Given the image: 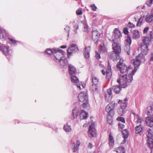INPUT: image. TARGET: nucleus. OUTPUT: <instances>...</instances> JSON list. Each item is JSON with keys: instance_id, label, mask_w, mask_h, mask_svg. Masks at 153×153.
Wrapping results in <instances>:
<instances>
[{"instance_id": "9", "label": "nucleus", "mask_w": 153, "mask_h": 153, "mask_svg": "<svg viewBox=\"0 0 153 153\" xmlns=\"http://www.w3.org/2000/svg\"><path fill=\"white\" fill-rule=\"evenodd\" d=\"M91 33L92 34V39L95 44L96 45H97L100 34L99 32L96 30L92 31Z\"/></svg>"}, {"instance_id": "20", "label": "nucleus", "mask_w": 153, "mask_h": 153, "mask_svg": "<svg viewBox=\"0 0 153 153\" xmlns=\"http://www.w3.org/2000/svg\"><path fill=\"white\" fill-rule=\"evenodd\" d=\"M145 21L146 22L150 23H151L153 21V15L151 14H148L146 16L145 18Z\"/></svg>"}, {"instance_id": "19", "label": "nucleus", "mask_w": 153, "mask_h": 153, "mask_svg": "<svg viewBox=\"0 0 153 153\" xmlns=\"http://www.w3.org/2000/svg\"><path fill=\"white\" fill-rule=\"evenodd\" d=\"M146 122L147 125L152 127L153 126V118L151 117H148L146 118Z\"/></svg>"}, {"instance_id": "18", "label": "nucleus", "mask_w": 153, "mask_h": 153, "mask_svg": "<svg viewBox=\"0 0 153 153\" xmlns=\"http://www.w3.org/2000/svg\"><path fill=\"white\" fill-rule=\"evenodd\" d=\"M69 73L70 76L75 74L76 73V68L72 65H68Z\"/></svg>"}, {"instance_id": "44", "label": "nucleus", "mask_w": 153, "mask_h": 153, "mask_svg": "<svg viewBox=\"0 0 153 153\" xmlns=\"http://www.w3.org/2000/svg\"><path fill=\"white\" fill-rule=\"evenodd\" d=\"M84 27V31L85 32H88V26L85 23L83 25Z\"/></svg>"}, {"instance_id": "32", "label": "nucleus", "mask_w": 153, "mask_h": 153, "mask_svg": "<svg viewBox=\"0 0 153 153\" xmlns=\"http://www.w3.org/2000/svg\"><path fill=\"white\" fill-rule=\"evenodd\" d=\"M122 132L123 135V137L124 139L128 137L129 132L128 130L127 129H124L122 131Z\"/></svg>"}, {"instance_id": "6", "label": "nucleus", "mask_w": 153, "mask_h": 153, "mask_svg": "<svg viewBox=\"0 0 153 153\" xmlns=\"http://www.w3.org/2000/svg\"><path fill=\"white\" fill-rule=\"evenodd\" d=\"M117 103L115 102H111L108 104L106 106L105 111L107 113V117H112L114 114V109Z\"/></svg>"}, {"instance_id": "16", "label": "nucleus", "mask_w": 153, "mask_h": 153, "mask_svg": "<svg viewBox=\"0 0 153 153\" xmlns=\"http://www.w3.org/2000/svg\"><path fill=\"white\" fill-rule=\"evenodd\" d=\"M84 55L85 58L86 59H88L90 57V52L91 50L90 46L85 47L84 48Z\"/></svg>"}, {"instance_id": "39", "label": "nucleus", "mask_w": 153, "mask_h": 153, "mask_svg": "<svg viewBox=\"0 0 153 153\" xmlns=\"http://www.w3.org/2000/svg\"><path fill=\"white\" fill-rule=\"evenodd\" d=\"M92 81L93 82V85H97L98 83L99 80L96 77H94L92 79Z\"/></svg>"}, {"instance_id": "23", "label": "nucleus", "mask_w": 153, "mask_h": 153, "mask_svg": "<svg viewBox=\"0 0 153 153\" xmlns=\"http://www.w3.org/2000/svg\"><path fill=\"white\" fill-rule=\"evenodd\" d=\"M121 86V85H120ZM121 88H123L122 87H121L119 85H114L113 87V91L116 94H118L120 93V91L121 90Z\"/></svg>"}, {"instance_id": "17", "label": "nucleus", "mask_w": 153, "mask_h": 153, "mask_svg": "<svg viewBox=\"0 0 153 153\" xmlns=\"http://www.w3.org/2000/svg\"><path fill=\"white\" fill-rule=\"evenodd\" d=\"M106 76L107 78L108 79L111 78L112 76L111 67L109 62H108V66L106 71Z\"/></svg>"}, {"instance_id": "29", "label": "nucleus", "mask_w": 153, "mask_h": 153, "mask_svg": "<svg viewBox=\"0 0 153 153\" xmlns=\"http://www.w3.org/2000/svg\"><path fill=\"white\" fill-rule=\"evenodd\" d=\"M79 111L76 108H74L72 110V114L74 119L76 118L78 114Z\"/></svg>"}, {"instance_id": "38", "label": "nucleus", "mask_w": 153, "mask_h": 153, "mask_svg": "<svg viewBox=\"0 0 153 153\" xmlns=\"http://www.w3.org/2000/svg\"><path fill=\"white\" fill-rule=\"evenodd\" d=\"M79 27L78 25H75L73 26V31L74 33L75 34H78L77 30L78 29Z\"/></svg>"}, {"instance_id": "28", "label": "nucleus", "mask_w": 153, "mask_h": 153, "mask_svg": "<svg viewBox=\"0 0 153 153\" xmlns=\"http://www.w3.org/2000/svg\"><path fill=\"white\" fill-rule=\"evenodd\" d=\"M140 36L139 32L138 30H134L133 32L132 37L133 39H136Z\"/></svg>"}, {"instance_id": "62", "label": "nucleus", "mask_w": 153, "mask_h": 153, "mask_svg": "<svg viewBox=\"0 0 153 153\" xmlns=\"http://www.w3.org/2000/svg\"><path fill=\"white\" fill-rule=\"evenodd\" d=\"M128 100V99L127 98H126L125 99L123 100V101L124 102V103H126V101H127Z\"/></svg>"}, {"instance_id": "30", "label": "nucleus", "mask_w": 153, "mask_h": 153, "mask_svg": "<svg viewBox=\"0 0 153 153\" xmlns=\"http://www.w3.org/2000/svg\"><path fill=\"white\" fill-rule=\"evenodd\" d=\"M100 51L103 53H105L107 51V49L106 45L103 43L102 42L100 44Z\"/></svg>"}, {"instance_id": "58", "label": "nucleus", "mask_w": 153, "mask_h": 153, "mask_svg": "<svg viewBox=\"0 0 153 153\" xmlns=\"http://www.w3.org/2000/svg\"><path fill=\"white\" fill-rule=\"evenodd\" d=\"M118 103H121V105L122 104L124 103L123 101L122 100H119Z\"/></svg>"}, {"instance_id": "7", "label": "nucleus", "mask_w": 153, "mask_h": 153, "mask_svg": "<svg viewBox=\"0 0 153 153\" xmlns=\"http://www.w3.org/2000/svg\"><path fill=\"white\" fill-rule=\"evenodd\" d=\"M79 101L83 102V106L86 107L88 103V96L86 93L83 92H81L78 95Z\"/></svg>"}, {"instance_id": "55", "label": "nucleus", "mask_w": 153, "mask_h": 153, "mask_svg": "<svg viewBox=\"0 0 153 153\" xmlns=\"http://www.w3.org/2000/svg\"><path fill=\"white\" fill-rule=\"evenodd\" d=\"M150 36L151 39L153 38V31H150Z\"/></svg>"}, {"instance_id": "52", "label": "nucleus", "mask_w": 153, "mask_h": 153, "mask_svg": "<svg viewBox=\"0 0 153 153\" xmlns=\"http://www.w3.org/2000/svg\"><path fill=\"white\" fill-rule=\"evenodd\" d=\"M76 14L78 15H81L82 13V11L80 9H78L76 12Z\"/></svg>"}, {"instance_id": "53", "label": "nucleus", "mask_w": 153, "mask_h": 153, "mask_svg": "<svg viewBox=\"0 0 153 153\" xmlns=\"http://www.w3.org/2000/svg\"><path fill=\"white\" fill-rule=\"evenodd\" d=\"M129 27L131 28L134 27H135V26L133 24L131 23L130 22H129L128 24Z\"/></svg>"}, {"instance_id": "35", "label": "nucleus", "mask_w": 153, "mask_h": 153, "mask_svg": "<svg viewBox=\"0 0 153 153\" xmlns=\"http://www.w3.org/2000/svg\"><path fill=\"white\" fill-rule=\"evenodd\" d=\"M109 143L111 146L113 145L114 144V140L113 136L110 133L109 135Z\"/></svg>"}, {"instance_id": "3", "label": "nucleus", "mask_w": 153, "mask_h": 153, "mask_svg": "<svg viewBox=\"0 0 153 153\" xmlns=\"http://www.w3.org/2000/svg\"><path fill=\"white\" fill-rule=\"evenodd\" d=\"M115 39H113L114 42L112 45V48L114 52H111L109 53V56L113 61H116L120 58L119 54L121 52V48L120 44L115 42Z\"/></svg>"}, {"instance_id": "10", "label": "nucleus", "mask_w": 153, "mask_h": 153, "mask_svg": "<svg viewBox=\"0 0 153 153\" xmlns=\"http://www.w3.org/2000/svg\"><path fill=\"white\" fill-rule=\"evenodd\" d=\"M79 50L77 46L75 44H72L68 48L67 51L68 56V57L69 55H71L74 52H76Z\"/></svg>"}, {"instance_id": "63", "label": "nucleus", "mask_w": 153, "mask_h": 153, "mask_svg": "<svg viewBox=\"0 0 153 153\" xmlns=\"http://www.w3.org/2000/svg\"><path fill=\"white\" fill-rule=\"evenodd\" d=\"M151 13L153 15V8L151 10Z\"/></svg>"}, {"instance_id": "11", "label": "nucleus", "mask_w": 153, "mask_h": 153, "mask_svg": "<svg viewBox=\"0 0 153 153\" xmlns=\"http://www.w3.org/2000/svg\"><path fill=\"white\" fill-rule=\"evenodd\" d=\"M9 48L3 46L2 44L0 43V51H1L3 53L5 56L8 55H11L12 51L11 50H9Z\"/></svg>"}, {"instance_id": "8", "label": "nucleus", "mask_w": 153, "mask_h": 153, "mask_svg": "<svg viewBox=\"0 0 153 153\" xmlns=\"http://www.w3.org/2000/svg\"><path fill=\"white\" fill-rule=\"evenodd\" d=\"M131 42V40L130 36H128L127 37L125 43V46L124 47L125 51L126 52L128 55H129L130 53V46Z\"/></svg>"}, {"instance_id": "15", "label": "nucleus", "mask_w": 153, "mask_h": 153, "mask_svg": "<svg viewBox=\"0 0 153 153\" xmlns=\"http://www.w3.org/2000/svg\"><path fill=\"white\" fill-rule=\"evenodd\" d=\"M127 107V104L126 103H123L120 105V108L117 109V113L118 114L122 116L125 113V109Z\"/></svg>"}, {"instance_id": "49", "label": "nucleus", "mask_w": 153, "mask_h": 153, "mask_svg": "<svg viewBox=\"0 0 153 153\" xmlns=\"http://www.w3.org/2000/svg\"><path fill=\"white\" fill-rule=\"evenodd\" d=\"M91 7L92 10L94 11H95L97 10V7L95 5V4H93L91 5Z\"/></svg>"}, {"instance_id": "50", "label": "nucleus", "mask_w": 153, "mask_h": 153, "mask_svg": "<svg viewBox=\"0 0 153 153\" xmlns=\"http://www.w3.org/2000/svg\"><path fill=\"white\" fill-rule=\"evenodd\" d=\"M118 128H120L121 129H122L124 128L125 127V125L121 123H119L118 124Z\"/></svg>"}, {"instance_id": "24", "label": "nucleus", "mask_w": 153, "mask_h": 153, "mask_svg": "<svg viewBox=\"0 0 153 153\" xmlns=\"http://www.w3.org/2000/svg\"><path fill=\"white\" fill-rule=\"evenodd\" d=\"M73 144L74 145L73 149V152H75L78 149L79 146L80 144V142L79 140H77L76 143H75L74 142H73Z\"/></svg>"}, {"instance_id": "14", "label": "nucleus", "mask_w": 153, "mask_h": 153, "mask_svg": "<svg viewBox=\"0 0 153 153\" xmlns=\"http://www.w3.org/2000/svg\"><path fill=\"white\" fill-rule=\"evenodd\" d=\"M88 132L91 137L96 136L97 134L96 131L93 124H92L90 126Z\"/></svg>"}, {"instance_id": "22", "label": "nucleus", "mask_w": 153, "mask_h": 153, "mask_svg": "<svg viewBox=\"0 0 153 153\" xmlns=\"http://www.w3.org/2000/svg\"><path fill=\"white\" fill-rule=\"evenodd\" d=\"M88 113L84 111L81 110L79 115L81 120L86 119L88 117Z\"/></svg>"}, {"instance_id": "41", "label": "nucleus", "mask_w": 153, "mask_h": 153, "mask_svg": "<svg viewBox=\"0 0 153 153\" xmlns=\"http://www.w3.org/2000/svg\"><path fill=\"white\" fill-rule=\"evenodd\" d=\"M117 120L119 121H120L123 123H125V119L122 117H119L117 118Z\"/></svg>"}, {"instance_id": "56", "label": "nucleus", "mask_w": 153, "mask_h": 153, "mask_svg": "<svg viewBox=\"0 0 153 153\" xmlns=\"http://www.w3.org/2000/svg\"><path fill=\"white\" fill-rule=\"evenodd\" d=\"M107 122L108 123L110 124H111L112 123V120L111 119H108L107 120Z\"/></svg>"}, {"instance_id": "12", "label": "nucleus", "mask_w": 153, "mask_h": 153, "mask_svg": "<svg viewBox=\"0 0 153 153\" xmlns=\"http://www.w3.org/2000/svg\"><path fill=\"white\" fill-rule=\"evenodd\" d=\"M131 62L132 64L134 67V68L132 71V75H134L135 73L137 71V69L140 66L141 63L136 59H132L131 61Z\"/></svg>"}, {"instance_id": "59", "label": "nucleus", "mask_w": 153, "mask_h": 153, "mask_svg": "<svg viewBox=\"0 0 153 153\" xmlns=\"http://www.w3.org/2000/svg\"><path fill=\"white\" fill-rule=\"evenodd\" d=\"M88 147L90 148H92V145L91 143H89L88 146Z\"/></svg>"}, {"instance_id": "2", "label": "nucleus", "mask_w": 153, "mask_h": 153, "mask_svg": "<svg viewBox=\"0 0 153 153\" xmlns=\"http://www.w3.org/2000/svg\"><path fill=\"white\" fill-rule=\"evenodd\" d=\"M57 51L54 52V56L58 60L62 68H65L68 66V60L66 57L64 56L65 52L62 50L56 48Z\"/></svg>"}, {"instance_id": "64", "label": "nucleus", "mask_w": 153, "mask_h": 153, "mask_svg": "<svg viewBox=\"0 0 153 153\" xmlns=\"http://www.w3.org/2000/svg\"><path fill=\"white\" fill-rule=\"evenodd\" d=\"M3 30V29L1 28L0 27V32Z\"/></svg>"}, {"instance_id": "27", "label": "nucleus", "mask_w": 153, "mask_h": 153, "mask_svg": "<svg viewBox=\"0 0 153 153\" xmlns=\"http://www.w3.org/2000/svg\"><path fill=\"white\" fill-rule=\"evenodd\" d=\"M57 51L56 48H48L45 51V52L49 55H51L55 51Z\"/></svg>"}, {"instance_id": "25", "label": "nucleus", "mask_w": 153, "mask_h": 153, "mask_svg": "<svg viewBox=\"0 0 153 153\" xmlns=\"http://www.w3.org/2000/svg\"><path fill=\"white\" fill-rule=\"evenodd\" d=\"M114 37L117 39L120 37L121 33L119 30L117 28H115L114 30Z\"/></svg>"}, {"instance_id": "4", "label": "nucleus", "mask_w": 153, "mask_h": 153, "mask_svg": "<svg viewBox=\"0 0 153 153\" xmlns=\"http://www.w3.org/2000/svg\"><path fill=\"white\" fill-rule=\"evenodd\" d=\"M151 42V39L148 37H145L143 39V42L140 45L142 53L146 55L149 52L148 46Z\"/></svg>"}, {"instance_id": "26", "label": "nucleus", "mask_w": 153, "mask_h": 153, "mask_svg": "<svg viewBox=\"0 0 153 153\" xmlns=\"http://www.w3.org/2000/svg\"><path fill=\"white\" fill-rule=\"evenodd\" d=\"M143 126L141 124L136 126L135 128V132L136 133L138 134L141 132L143 130Z\"/></svg>"}, {"instance_id": "37", "label": "nucleus", "mask_w": 153, "mask_h": 153, "mask_svg": "<svg viewBox=\"0 0 153 153\" xmlns=\"http://www.w3.org/2000/svg\"><path fill=\"white\" fill-rule=\"evenodd\" d=\"M144 16L143 17L141 16L140 18L136 25L137 26H140L141 25Z\"/></svg>"}, {"instance_id": "46", "label": "nucleus", "mask_w": 153, "mask_h": 153, "mask_svg": "<svg viewBox=\"0 0 153 153\" xmlns=\"http://www.w3.org/2000/svg\"><path fill=\"white\" fill-rule=\"evenodd\" d=\"M107 93L109 95V97L110 98H111V95L112 94V90L111 88L108 89L107 90Z\"/></svg>"}, {"instance_id": "31", "label": "nucleus", "mask_w": 153, "mask_h": 153, "mask_svg": "<svg viewBox=\"0 0 153 153\" xmlns=\"http://www.w3.org/2000/svg\"><path fill=\"white\" fill-rule=\"evenodd\" d=\"M116 151L118 153H125V150L123 147H119L117 149H115Z\"/></svg>"}, {"instance_id": "40", "label": "nucleus", "mask_w": 153, "mask_h": 153, "mask_svg": "<svg viewBox=\"0 0 153 153\" xmlns=\"http://www.w3.org/2000/svg\"><path fill=\"white\" fill-rule=\"evenodd\" d=\"M6 34L5 31L4 30L0 32V39H2L5 37V36Z\"/></svg>"}, {"instance_id": "42", "label": "nucleus", "mask_w": 153, "mask_h": 153, "mask_svg": "<svg viewBox=\"0 0 153 153\" xmlns=\"http://www.w3.org/2000/svg\"><path fill=\"white\" fill-rule=\"evenodd\" d=\"M65 32H66L68 33V36L69 35V32L70 30V27L68 26H66L64 29Z\"/></svg>"}, {"instance_id": "60", "label": "nucleus", "mask_w": 153, "mask_h": 153, "mask_svg": "<svg viewBox=\"0 0 153 153\" xmlns=\"http://www.w3.org/2000/svg\"><path fill=\"white\" fill-rule=\"evenodd\" d=\"M60 48H67L66 45H62L60 47Z\"/></svg>"}, {"instance_id": "1", "label": "nucleus", "mask_w": 153, "mask_h": 153, "mask_svg": "<svg viewBox=\"0 0 153 153\" xmlns=\"http://www.w3.org/2000/svg\"><path fill=\"white\" fill-rule=\"evenodd\" d=\"M123 60L120 59L116 65L117 68L120 72L117 82L123 88H125L129 85L132 81L134 75L132 74V69L130 67H127L123 63Z\"/></svg>"}, {"instance_id": "34", "label": "nucleus", "mask_w": 153, "mask_h": 153, "mask_svg": "<svg viewBox=\"0 0 153 153\" xmlns=\"http://www.w3.org/2000/svg\"><path fill=\"white\" fill-rule=\"evenodd\" d=\"M63 128L66 132H70L71 131V126L67 124L64 126Z\"/></svg>"}, {"instance_id": "45", "label": "nucleus", "mask_w": 153, "mask_h": 153, "mask_svg": "<svg viewBox=\"0 0 153 153\" xmlns=\"http://www.w3.org/2000/svg\"><path fill=\"white\" fill-rule=\"evenodd\" d=\"M95 57L97 59H99L100 58V53L98 52L97 51H96L95 52Z\"/></svg>"}, {"instance_id": "33", "label": "nucleus", "mask_w": 153, "mask_h": 153, "mask_svg": "<svg viewBox=\"0 0 153 153\" xmlns=\"http://www.w3.org/2000/svg\"><path fill=\"white\" fill-rule=\"evenodd\" d=\"M153 110V107L152 106H149L147 107V115L150 116L152 113Z\"/></svg>"}, {"instance_id": "5", "label": "nucleus", "mask_w": 153, "mask_h": 153, "mask_svg": "<svg viewBox=\"0 0 153 153\" xmlns=\"http://www.w3.org/2000/svg\"><path fill=\"white\" fill-rule=\"evenodd\" d=\"M148 139L147 143L151 149V153H153V128H149L146 133Z\"/></svg>"}, {"instance_id": "43", "label": "nucleus", "mask_w": 153, "mask_h": 153, "mask_svg": "<svg viewBox=\"0 0 153 153\" xmlns=\"http://www.w3.org/2000/svg\"><path fill=\"white\" fill-rule=\"evenodd\" d=\"M134 115L138 117L137 119V122L139 123H140L142 121V118L141 117H139L138 115L135 114H134Z\"/></svg>"}, {"instance_id": "57", "label": "nucleus", "mask_w": 153, "mask_h": 153, "mask_svg": "<svg viewBox=\"0 0 153 153\" xmlns=\"http://www.w3.org/2000/svg\"><path fill=\"white\" fill-rule=\"evenodd\" d=\"M150 60V61H153V52L151 53Z\"/></svg>"}, {"instance_id": "36", "label": "nucleus", "mask_w": 153, "mask_h": 153, "mask_svg": "<svg viewBox=\"0 0 153 153\" xmlns=\"http://www.w3.org/2000/svg\"><path fill=\"white\" fill-rule=\"evenodd\" d=\"M90 88L92 91H96L97 90V85L92 84L90 86Z\"/></svg>"}, {"instance_id": "54", "label": "nucleus", "mask_w": 153, "mask_h": 153, "mask_svg": "<svg viewBox=\"0 0 153 153\" xmlns=\"http://www.w3.org/2000/svg\"><path fill=\"white\" fill-rule=\"evenodd\" d=\"M149 29V27H145L144 29L143 30V33L145 34V33H146L147 32Z\"/></svg>"}, {"instance_id": "61", "label": "nucleus", "mask_w": 153, "mask_h": 153, "mask_svg": "<svg viewBox=\"0 0 153 153\" xmlns=\"http://www.w3.org/2000/svg\"><path fill=\"white\" fill-rule=\"evenodd\" d=\"M101 72H102V74H103V75H105L106 74L105 71L103 70H102Z\"/></svg>"}, {"instance_id": "48", "label": "nucleus", "mask_w": 153, "mask_h": 153, "mask_svg": "<svg viewBox=\"0 0 153 153\" xmlns=\"http://www.w3.org/2000/svg\"><path fill=\"white\" fill-rule=\"evenodd\" d=\"M123 32H124V33L125 35H127L128 33H129L128 31V28L127 27H125L124 28Z\"/></svg>"}, {"instance_id": "13", "label": "nucleus", "mask_w": 153, "mask_h": 153, "mask_svg": "<svg viewBox=\"0 0 153 153\" xmlns=\"http://www.w3.org/2000/svg\"><path fill=\"white\" fill-rule=\"evenodd\" d=\"M71 82L73 83H75L77 88L81 90L80 84L78 78L74 75H71Z\"/></svg>"}, {"instance_id": "47", "label": "nucleus", "mask_w": 153, "mask_h": 153, "mask_svg": "<svg viewBox=\"0 0 153 153\" xmlns=\"http://www.w3.org/2000/svg\"><path fill=\"white\" fill-rule=\"evenodd\" d=\"M153 0H148L146 2V4L148 6H151L152 4Z\"/></svg>"}, {"instance_id": "21", "label": "nucleus", "mask_w": 153, "mask_h": 153, "mask_svg": "<svg viewBox=\"0 0 153 153\" xmlns=\"http://www.w3.org/2000/svg\"><path fill=\"white\" fill-rule=\"evenodd\" d=\"M135 59L140 62V63L143 62L145 61V57L142 53L139 54L136 57Z\"/></svg>"}, {"instance_id": "51", "label": "nucleus", "mask_w": 153, "mask_h": 153, "mask_svg": "<svg viewBox=\"0 0 153 153\" xmlns=\"http://www.w3.org/2000/svg\"><path fill=\"white\" fill-rule=\"evenodd\" d=\"M9 40L13 43L14 45H16V41L15 40H14L12 39H11L10 38H8Z\"/></svg>"}]
</instances>
